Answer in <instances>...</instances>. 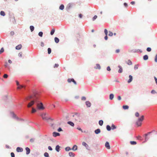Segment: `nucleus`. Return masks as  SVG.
<instances>
[{
  "label": "nucleus",
  "instance_id": "f257e3e1",
  "mask_svg": "<svg viewBox=\"0 0 157 157\" xmlns=\"http://www.w3.org/2000/svg\"><path fill=\"white\" fill-rule=\"evenodd\" d=\"M35 98H33L32 95H30L26 98L25 100L26 101H30L27 105L28 108H31L35 104L37 108L40 109H44L43 104L42 102L37 101V98L35 95Z\"/></svg>",
  "mask_w": 157,
  "mask_h": 157
},
{
  "label": "nucleus",
  "instance_id": "f03ea898",
  "mask_svg": "<svg viewBox=\"0 0 157 157\" xmlns=\"http://www.w3.org/2000/svg\"><path fill=\"white\" fill-rule=\"evenodd\" d=\"M144 116L142 115L140 117L138 118V120L136 122V124L138 126H141L142 124V122L144 120Z\"/></svg>",
  "mask_w": 157,
  "mask_h": 157
},
{
  "label": "nucleus",
  "instance_id": "7ed1b4c3",
  "mask_svg": "<svg viewBox=\"0 0 157 157\" xmlns=\"http://www.w3.org/2000/svg\"><path fill=\"white\" fill-rule=\"evenodd\" d=\"M10 114L12 117L14 119H15L18 121H24L23 119L20 118L17 116L13 112H10Z\"/></svg>",
  "mask_w": 157,
  "mask_h": 157
},
{
  "label": "nucleus",
  "instance_id": "20e7f679",
  "mask_svg": "<svg viewBox=\"0 0 157 157\" xmlns=\"http://www.w3.org/2000/svg\"><path fill=\"white\" fill-rule=\"evenodd\" d=\"M41 116L42 117V119L43 120H46L47 121L48 120H51V121L52 120V119L50 117L48 118L46 116V114L45 113H43L41 114Z\"/></svg>",
  "mask_w": 157,
  "mask_h": 157
},
{
  "label": "nucleus",
  "instance_id": "39448f33",
  "mask_svg": "<svg viewBox=\"0 0 157 157\" xmlns=\"http://www.w3.org/2000/svg\"><path fill=\"white\" fill-rule=\"evenodd\" d=\"M16 84L17 86V89H18L20 90L23 88L25 89V86L20 85L19 82L17 81H16Z\"/></svg>",
  "mask_w": 157,
  "mask_h": 157
},
{
  "label": "nucleus",
  "instance_id": "423d86ee",
  "mask_svg": "<svg viewBox=\"0 0 157 157\" xmlns=\"http://www.w3.org/2000/svg\"><path fill=\"white\" fill-rule=\"evenodd\" d=\"M75 121L80 122V114L78 113H75Z\"/></svg>",
  "mask_w": 157,
  "mask_h": 157
},
{
  "label": "nucleus",
  "instance_id": "0eeeda50",
  "mask_svg": "<svg viewBox=\"0 0 157 157\" xmlns=\"http://www.w3.org/2000/svg\"><path fill=\"white\" fill-rule=\"evenodd\" d=\"M67 81L68 83L73 82L75 85H77V82L73 78H69L67 79Z\"/></svg>",
  "mask_w": 157,
  "mask_h": 157
},
{
  "label": "nucleus",
  "instance_id": "6e6552de",
  "mask_svg": "<svg viewBox=\"0 0 157 157\" xmlns=\"http://www.w3.org/2000/svg\"><path fill=\"white\" fill-rule=\"evenodd\" d=\"M82 145L85 146L87 150H90L89 145L85 142H83L82 143Z\"/></svg>",
  "mask_w": 157,
  "mask_h": 157
},
{
  "label": "nucleus",
  "instance_id": "1a4fd4ad",
  "mask_svg": "<svg viewBox=\"0 0 157 157\" xmlns=\"http://www.w3.org/2000/svg\"><path fill=\"white\" fill-rule=\"evenodd\" d=\"M73 4L71 3H69L66 7V10L67 11L69 10L72 6Z\"/></svg>",
  "mask_w": 157,
  "mask_h": 157
},
{
  "label": "nucleus",
  "instance_id": "9d476101",
  "mask_svg": "<svg viewBox=\"0 0 157 157\" xmlns=\"http://www.w3.org/2000/svg\"><path fill=\"white\" fill-rule=\"evenodd\" d=\"M52 135L54 137H56L57 136H60V134L58 132H53Z\"/></svg>",
  "mask_w": 157,
  "mask_h": 157
},
{
  "label": "nucleus",
  "instance_id": "9b49d317",
  "mask_svg": "<svg viewBox=\"0 0 157 157\" xmlns=\"http://www.w3.org/2000/svg\"><path fill=\"white\" fill-rule=\"evenodd\" d=\"M85 104L87 107H90L91 105V102L89 101H86L85 102Z\"/></svg>",
  "mask_w": 157,
  "mask_h": 157
},
{
  "label": "nucleus",
  "instance_id": "f8f14e48",
  "mask_svg": "<svg viewBox=\"0 0 157 157\" xmlns=\"http://www.w3.org/2000/svg\"><path fill=\"white\" fill-rule=\"evenodd\" d=\"M16 151L17 152H21L23 151V149L19 147H18L16 148Z\"/></svg>",
  "mask_w": 157,
  "mask_h": 157
},
{
  "label": "nucleus",
  "instance_id": "ddd939ff",
  "mask_svg": "<svg viewBox=\"0 0 157 157\" xmlns=\"http://www.w3.org/2000/svg\"><path fill=\"white\" fill-rule=\"evenodd\" d=\"M129 79L128 81V83H130L132 81L133 79V77L131 75H129Z\"/></svg>",
  "mask_w": 157,
  "mask_h": 157
},
{
  "label": "nucleus",
  "instance_id": "4468645a",
  "mask_svg": "<svg viewBox=\"0 0 157 157\" xmlns=\"http://www.w3.org/2000/svg\"><path fill=\"white\" fill-rule=\"evenodd\" d=\"M26 151V154L27 155H29L30 152V150L28 147H26L25 148Z\"/></svg>",
  "mask_w": 157,
  "mask_h": 157
},
{
  "label": "nucleus",
  "instance_id": "2eb2a0df",
  "mask_svg": "<svg viewBox=\"0 0 157 157\" xmlns=\"http://www.w3.org/2000/svg\"><path fill=\"white\" fill-rule=\"evenodd\" d=\"M105 147L108 149L110 148V146L109 143L108 142H106L105 144Z\"/></svg>",
  "mask_w": 157,
  "mask_h": 157
},
{
  "label": "nucleus",
  "instance_id": "dca6fc26",
  "mask_svg": "<svg viewBox=\"0 0 157 157\" xmlns=\"http://www.w3.org/2000/svg\"><path fill=\"white\" fill-rule=\"evenodd\" d=\"M118 67L119 68V69L118 71V72L121 73L123 72V69L122 67L120 65H118Z\"/></svg>",
  "mask_w": 157,
  "mask_h": 157
},
{
  "label": "nucleus",
  "instance_id": "f3484780",
  "mask_svg": "<svg viewBox=\"0 0 157 157\" xmlns=\"http://www.w3.org/2000/svg\"><path fill=\"white\" fill-rule=\"evenodd\" d=\"M101 130L99 128H98L94 131V132L96 134H99Z\"/></svg>",
  "mask_w": 157,
  "mask_h": 157
},
{
  "label": "nucleus",
  "instance_id": "a211bd4d",
  "mask_svg": "<svg viewBox=\"0 0 157 157\" xmlns=\"http://www.w3.org/2000/svg\"><path fill=\"white\" fill-rule=\"evenodd\" d=\"M67 124H69L72 127H74L75 126V124L72 122L71 121H69L67 122Z\"/></svg>",
  "mask_w": 157,
  "mask_h": 157
},
{
  "label": "nucleus",
  "instance_id": "6ab92c4d",
  "mask_svg": "<svg viewBox=\"0 0 157 157\" xmlns=\"http://www.w3.org/2000/svg\"><path fill=\"white\" fill-rule=\"evenodd\" d=\"M60 147V146L59 145L56 146L55 149L57 152H59V151Z\"/></svg>",
  "mask_w": 157,
  "mask_h": 157
},
{
  "label": "nucleus",
  "instance_id": "aec40b11",
  "mask_svg": "<svg viewBox=\"0 0 157 157\" xmlns=\"http://www.w3.org/2000/svg\"><path fill=\"white\" fill-rule=\"evenodd\" d=\"M22 47V46L21 44H19L17 46H16L15 47V48L16 50H20V49Z\"/></svg>",
  "mask_w": 157,
  "mask_h": 157
},
{
  "label": "nucleus",
  "instance_id": "412c9836",
  "mask_svg": "<svg viewBox=\"0 0 157 157\" xmlns=\"http://www.w3.org/2000/svg\"><path fill=\"white\" fill-rule=\"evenodd\" d=\"M114 95L113 94H110L109 95V99L112 100L114 98Z\"/></svg>",
  "mask_w": 157,
  "mask_h": 157
},
{
  "label": "nucleus",
  "instance_id": "4be33fe9",
  "mask_svg": "<svg viewBox=\"0 0 157 157\" xmlns=\"http://www.w3.org/2000/svg\"><path fill=\"white\" fill-rule=\"evenodd\" d=\"M143 59L144 60H147L148 59V56L147 55H144L143 56Z\"/></svg>",
  "mask_w": 157,
  "mask_h": 157
},
{
  "label": "nucleus",
  "instance_id": "5701e85b",
  "mask_svg": "<svg viewBox=\"0 0 157 157\" xmlns=\"http://www.w3.org/2000/svg\"><path fill=\"white\" fill-rule=\"evenodd\" d=\"M69 155L70 157H75V154L71 152H69Z\"/></svg>",
  "mask_w": 157,
  "mask_h": 157
},
{
  "label": "nucleus",
  "instance_id": "b1692460",
  "mask_svg": "<svg viewBox=\"0 0 157 157\" xmlns=\"http://www.w3.org/2000/svg\"><path fill=\"white\" fill-rule=\"evenodd\" d=\"M55 42L56 43H58L59 42V39L57 37H55L54 38Z\"/></svg>",
  "mask_w": 157,
  "mask_h": 157
},
{
  "label": "nucleus",
  "instance_id": "393cba45",
  "mask_svg": "<svg viewBox=\"0 0 157 157\" xmlns=\"http://www.w3.org/2000/svg\"><path fill=\"white\" fill-rule=\"evenodd\" d=\"M106 128L107 130L109 131H110L111 129V127L109 125H106Z\"/></svg>",
  "mask_w": 157,
  "mask_h": 157
},
{
  "label": "nucleus",
  "instance_id": "a878e982",
  "mask_svg": "<svg viewBox=\"0 0 157 157\" xmlns=\"http://www.w3.org/2000/svg\"><path fill=\"white\" fill-rule=\"evenodd\" d=\"M64 6L63 5L61 4L60 5V6L59 7V9L60 10H63L64 9Z\"/></svg>",
  "mask_w": 157,
  "mask_h": 157
},
{
  "label": "nucleus",
  "instance_id": "bb28decb",
  "mask_svg": "<svg viewBox=\"0 0 157 157\" xmlns=\"http://www.w3.org/2000/svg\"><path fill=\"white\" fill-rule=\"evenodd\" d=\"M72 150L74 151H75L77 149V147L75 145H74L72 147Z\"/></svg>",
  "mask_w": 157,
  "mask_h": 157
},
{
  "label": "nucleus",
  "instance_id": "cd10ccee",
  "mask_svg": "<svg viewBox=\"0 0 157 157\" xmlns=\"http://www.w3.org/2000/svg\"><path fill=\"white\" fill-rule=\"evenodd\" d=\"M129 106L127 105H124L123 106V108L124 109H128Z\"/></svg>",
  "mask_w": 157,
  "mask_h": 157
},
{
  "label": "nucleus",
  "instance_id": "c85d7f7f",
  "mask_svg": "<svg viewBox=\"0 0 157 157\" xmlns=\"http://www.w3.org/2000/svg\"><path fill=\"white\" fill-rule=\"evenodd\" d=\"M147 134H145L144 135V137H145V142H146L147 141V140H148L149 139V138H148L147 137Z\"/></svg>",
  "mask_w": 157,
  "mask_h": 157
},
{
  "label": "nucleus",
  "instance_id": "c756f323",
  "mask_svg": "<svg viewBox=\"0 0 157 157\" xmlns=\"http://www.w3.org/2000/svg\"><path fill=\"white\" fill-rule=\"evenodd\" d=\"M30 29L31 31L32 32L34 29V27L33 25H31L30 26Z\"/></svg>",
  "mask_w": 157,
  "mask_h": 157
},
{
  "label": "nucleus",
  "instance_id": "7c9ffc66",
  "mask_svg": "<svg viewBox=\"0 0 157 157\" xmlns=\"http://www.w3.org/2000/svg\"><path fill=\"white\" fill-rule=\"evenodd\" d=\"M98 123H99V124L100 126H102L103 124V121L102 120H100L99 121Z\"/></svg>",
  "mask_w": 157,
  "mask_h": 157
},
{
  "label": "nucleus",
  "instance_id": "2f4dec72",
  "mask_svg": "<svg viewBox=\"0 0 157 157\" xmlns=\"http://www.w3.org/2000/svg\"><path fill=\"white\" fill-rule=\"evenodd\" d=\"M0 14L1 16H4L5 15V13L4 11H2L0 13Z\"/></svg>",
  "mask_w": 157,
  "mask_h": 157
},
{
  "label": "nucleus",
  "instance_id": "473e14b6",
  "mask_svg": "<svg viewBox=\"0 0 157 157\" xmlns=\"http://www.w3.org/2000/svg\"><path fill=\"white\" fill-rule=\"evenodd\" d=\"M55 32V29H52L51 31L50 34L51 35H52L54 34Z\"/></svg>",
  "mask_w": 157,
  "mask_h": 157
},
{
  "label": "nucleus",
  "instance_id": "72a5a7b5",
  "mask_svg": "<svg viewBox=\"0 0 157 157\" xmlns=\"http://www.w3.org/2000/svg\"><path fill=\"white\" fill-rule=\"evenodd\" d=\"M96 65V67H95V68L98 69H101V67L99 64H97Z\"/></svg>",
  "mask_w": 157,
  "mask_h": 157
},
{
  "label": "nucleus",
  "instance_id": "f704fd0d",
  "mask_svg": "<svg viewBox=\"0 0 157 157\" xmlns=\"http://www.w3.org/2000/svg\"><path fill=\"white\" fill-rule=\"evenodd\" d=\"M116 127L114 124H112L111 125V129L113 130L116 128Z\"/></svg>",
  "mask_w": 157,
  "mask_h": 157
},
{
  "label": "nucleus",
  "instance_id": "c9c22d12",
  "mask_svg": "<svg viewBox=\"0 0 157 157\" xmlns=\"http://www.w3.org/2000/svg\"><path fill=\"white\" fill-rule=\"evenodd\" d=\"M71 150V148L69 147H67L65 148V150L66 151H69Z\"/></svg>",
  "mask_w": 157,
  "mask_h": 157
},
{
  "label": "nucleus",
  "instance_id": "e433bc0d",
  "mask_svg": "<svg viewBox=\"0 0 157 157\" xmlns=\"http://www.w3.org/2000/svg\"><path fill=\"white\" fill-rule=\"evenodd\" d=\"M127 64L128 65H131L132 64V61L128 59V60Z\"/></svg>",
  "mask_w": 157,
  "mask_h": 157
},
{
  "label": "nucleus",
  "instance_id": "4c0bfd02",
  "mask_svg": "<svg viewBox=\"0 0 157 157\" xmlns=\"http://www.w3.org/2000/svg\"><path fill=\"white\" fill-rule=\"evenodd\" d=\"M130 143L132 145H135L136 144V142L135 141H130Z\"/></svg>",
  "mask_w": 157,
  "mask_h": 157
},
{
  "label": "nucleus",
  "instance_id": "58836bf2",
  "mask_svg": "<svg viewBox=\"0 0 157 157\" xmlns=\"http://www.w3.org/2000/svg\"><path fill=\"white\" fill-rule=\"evenodd\" d=\"M44 155L45 157H49V154L47 152H45L44 153Z\"/></svg>",
  "mask_w": 157,
  "mask_h": 157
},
{
  "label": "nucleus",
  "instance_id": "ea45409f",
  "mask_svg": "<svg viewBox=\"0 0 157 157\" xmlns=\"http://www.w3.org/2000/svg\"><path fill=\"white\" fill-rule=\"evenodd\" d=\"M52 50L50 48H48V54H50Z\"/></svg>",
  "mask_w": 157,
  "mask_h": 157
},
{
  "label": "nucleus",
  "instance_id": "a19ab883",
  "mask_svg": "<svg viewBox=\"0 0 157 157\" xmlns=\"http://www.w3.org/2000/svg\"><path fill=\"white\" fill-rule=\"evenodd\" d=\"M142 52V51L140 49H136V52L141 53V52Z\"/></svg>",
  "mask_w": 157,
  "mask_h": 157
},
{
  "label": "nucleus",
  "instance_id": "79ce46f5",
  "mask_svg": "<svg viewBox=\"0 0 157 157\" xmlns=\"http://www.w3.org/2000/svg\"><path fill=\"white\" fill-rule=\"evenodd\" d=\"M43 33L42 32H40L38 33V35L42 37L43 36Z\"/></svg>",
  "mask_w": 157,
  "mask_h": 157
},
{
  "label": "nucleus",
  "instance_id": "37998d69",
  "mask_svg": "<svg viewBox=\"0 0 157 157\" xmlns=\"http://www.w3.org/2000/svg\"><path fill=\"white\" fill-rule=\"evenodd\" d=\"M35 140V139L34 138H31L30 140V142L33 143L34 142Z\"/></svg>",
  "mask_w": 157,
  "mask_h": 157
},
{
  "label": "nucleus",
  "instance_id": "c03bdc74",
  "mask_svg": "<svg viewBox=\"0 0 157 157\" xmlns=\"http://www.w3.org/2000/svg\"><path fill=\"white\" fill-rule=\"evenodd\" d=\"M113 35V33L111 32V31H109V36H112Z\"/></svg>",
  "mask_w": 157,
  "mask_h": 157
},
{
  "label": "nucleus",
  "instance_id": "a18cd8bd",
  "mask_svg": "<svg viewBox=\"0 0 157 157\" xmlns=\"http://www.w3.org/2000/svg\"><path fill=\"white\" fill-rule=\"evenodd\" d=\"M36 109L34 108H32V113H35L36 112Z\"/></svg>",
  "mask_w": 157,
  "mask_h": 157
},
{
  "label": "nucleus",
  "instance_id": "49530a36",
  "mask_svg": "<svg viewBox=\"0 0 157 157\" xmlns=\"http://www.w3.org/2000/svg\"><path fill=\"white\" fill-rule=\"evenodd\" d=\"M139 66V65L138 64L135 65L134 66V69L135 70H136L138 69V67Z\"/></svg>",
  "mask_w": 157,
  "mask_h": 157
},
{
  "label": "nucleus",
  "instance_id": "de8ad7c7",
  "mask_svg": "<svg viewBox=\"0 0 157 157\" xmlns=\"http://www.w3.org/2000/svg\"><path fill=\"white\" fill-rule=\"evenodd\" d=\"M4 52V49L3 48H2L0 50V54H2Z\"/></svg>",
  "mask_w": 157,
  "mask_h": 157
},
{
  "label": "nucleus",
  "instance_id": "09e8293b",
  "mask_svg": "<svg viewBox=\"0 0 157 157\" xmlns=\"http://www.w3.org/2000/svg\"><path fill=\"white\" fill-rule=\"evenodd\" d=\"M146 50L147 52H150L151 51V48L148 47L147 48Z\"/></svg>",
  "mask_w": 157,
  "mask_h": 157
},
{
  "label": "nucleus",
  "instance_id": "8fccbe9b",
  "mask_svg": "<svg viewBox=\"0 0 157 157\" xmlns=\"http://www.w3.org/2000/svg\"><path fill=\"white\" fill-rule=\"evenodd\" d=\"M8 75L7 74H4L3 75V77L5 78H8Z\"/></svg>",
  "mask_w": 157,
  "mask_h": 157
},
{
  "label": "nucleus",
  "instance_id": "3c124183",
  "mask_svg": "<svg viewBox=\"0 0 157 157\" xmlns=\"http://www.w3.org/2000/svg\"><path fill=\"white\" fill-rule=\"evenodd\" d=\"M97 18V15H94V16L92 18V20L93 21H94Z\"/></svg>",
  "mask_w": 157,
  "mask_h": 157
},
{
  "label": "nucleus",
  "instance_id": "603ef678",
  "mask_svg": "<svg viewBox=\"0 0 157 157\" xmlns=\"http://www.w3.org/2000/svg\"><path fill=\"white\" fill-rule=\"evenodd\" d=\"M104 33L105 35H108V31L107 29H105L104 30Z\"/></svg>",
  "mask_w": 157,
  "mask_h": 157
},
{
  "label": "nucleus",
  "instance_id": "864d4df0",
  "mask_svg": "<svg viewBox=\"0 0 157 157\" xmlns=\"http://www.w3.org/2000/svg\"><path fill=\"white\" fill-rule=\"evenodd\" d=\"M151 93L152 94H155L156 93L155 91L154 90H152L151 91Z\"/></svg>",
  "mask_w": 157,
  "mask_h": 157
},
{
  "label": "nucleus",
  "instance_id": "5fc2aeb1",
  "mask_svg": "<svg viewBox=\"0 0 157 157\" xmlns=\"http://www.w3.org/2000/svg\"><path fill=\"white\" fill-rule=\"evenodd\" d=\"M59 132H60L61 131H63L62 128L60 127H59L58 129V130H57Z\"/></svg>",
  "mask_w": 157,
  "mask_h": 157
},
{
  "label": "nucleus",
  "instance_id": "6e6d98bb",
  "mask_svg": "<svg viewBox=\"0 0 157 157\" xmlns=\"http://www.w3.org/2000/svg\"><path fill=\"white\" fill-rule=\"evenodd\" d=\"M11 157H15L14 154L13 152L11 153Z\"/></svg>",
  "mask_w": 157,
  "mask_h": 157
},
{
  "label": "nucleus",
  "instance_id": "4d7b16f0",
  "mask_svg": "<svg viewBox=\"0 0 157 157\" xmlns=\"http://www.w3.org/2000/svg\"><path fill=\"white\" fill-rule=\"evenodd\" d=\"M129 52H132L133 53H135L136 52V49H133L131 50H130L129 51Z\"/></svg>",
  "mask_w": 157,
  "mask_h": 157
},
{
  "label": "nucleus",
  "instance_id": "13d9d810",
  "mask_svg": "<svg viewBox=\"0 0 157 157\" xmlns=\"http://www.w3.org/2000/svg\"><path fill=\"white\" fill-rule=\"evenodd\" d=\"M106 69L108 71H111V68L109 66L107 67Z\"/></svg>",
  "mask_w": 157,
  "mask_h": 157
},
{
  "label": "nucleus",
  "instance_id": "bf43d9fd",
  "mask_svg": "<svg viewBox=\"0 0 157 157\" xmlns=\"http://www.w3.org/2000/svg\"><path fill=\"white\" fill-rule=\"evenodd\" d=\"M77 129L79 130L80 131L82 132H83L82 129L80 128L77 127Z\"/></svg>",
  "mask_w": 157,
  "mask_h": 157
},
{
  "label": "nucleus",
  "instance_id": "052dcab7",
  "mask_svg": "<svg viewBox=\"0 0 157 157\" xmlns=\"http://www.w3.org/2000/svg\"><path fill=\"white\" fill-rule=\"evenodd\" d=\"M59 66V64H55L54 66V68L57 67Z\"/></svg>",
  "mask_w": 157,
  "mask_h": 157
},
{
  "label": "nucleus",
  "instance_id": "680f3d73",
  "mask_svg": "<svg viewBox=\"0 0 157 157\" xmlns=\"http://www.w3.org/2000/svg\"><path fill=\"white\" fill-rule=\"evenodd\" d=\"M86 98V97L84 96H83L81 98V100H85Z\"/></svg>",
  "mask_w": 157,
  "mask_h": 157
},
{
  "label": "nucleus",
  "instance_id": "e2e57ef3",
  "mask_svg": "<svg viewBox=\"0 0 157 157\" xmlns=\"http://www.w3.org/2000/svg\"><path fill=\"white\" fill-rule=\"evenodd\" d=\"M139 113H138V112H136L135 113V116L136 117H138L139 116Z\"/></svg>",
  "mask_w": 157,
  "mask_h": 157
},
{
  "label": "nucleus",
  "instance_id": "0e129e2a",
  "mask_svg": "<svg viewBox=\"0 0 157 157\" xmlns=\"http://www.w3.org/2000/svg\"><path fill=\"white\" fill-rule=\"evenodd\" d=\"M48 149H49V150L50 151H52V147L50 146H49L48 147Z\"/></svg>",
  "mask_w": 157,
  "mask_h": 157
},
{
  "label": "nucleus",
  "instance_id": "69168bd1",
  "mask_svg": "<svg viewBox=\"0 0 157 157\" xmlns=\"http://www.w3.org/2000/svg\"><path fill=\"white\" fill-rule=\"evenodd\" d=\"M41 46L42 47H43L44 46V44L43 42H41L40 43Z\"/></svg>",
  "mask_w": 157,
  "mask_h": 157
},
{
  "label": "nucleus",
  "instance_id": "338daca9",
  "mask_svg": "<svg viewBox=\"0 0 157 157\" xmlns=\"http://www.w3.org/2000/svg\"><path fill=\"white\" fill-rule=\"evenodd\" d=\"M14 34V33L13 31H11L10 33V35L11 36H13Z\"/></svg>",
  "mask_w": 157,
  "mask_h": 157
},
{
  "label": "nucleus",
  "instance_id": "774afa93",
  "mask_svg": "<svg viewBox=\"0 0 157 157\" xmlns=\"http://www.w3.org/2000/svg\"><path fill=\"white\" fill-rule=\"evenodd\" d=\"M154 78L155 81V83L157 85V78L155 77H154Z\"/></svg>",
  "mask_w": 157,
  "mask_h": 157
}]
</instances>
